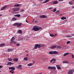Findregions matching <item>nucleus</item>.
Returning a JSON list of instances; mask_svg holds the SVG:
<instances>
[{
	"instance_id": "obj_1",
	"label": "nucleus",
	"mask_w": 74,
	"mask_h": 74,
	"mask_svg": "<svg viewBox=\"0 0 74 74\" xmlns=\"http://www.w3.org/2000/svg\"><path fill=\"white\" fill-rule=\"evenodd\" d=\"M41 29H42V27H38L37 26H34L32 30L35 32H37V31H39L40 30H41Z\"/></svg>"
},
{
	"instance_id": "obj_2",
	"label": "nucleus",
	"mask_w": 74,
	"mask_h": 74,
	"mask_svg": "<svg viewBox=\"0 0 74 74\" xmlns=\"http://www.w3.org/2000/svg\"><path fill=\"white\" fill-rule=\"evenodd\" d=\"M41 46L43 47L44 45H40L38 44H36L34 47V49H37L38 48H40L41 47Z\"/></svg>"
},
{
	"instance_id": "obj_3",
	"label": "nucleus",
	"mask_w": 74,
	"mask_h": 74,
	"mask_svg": "<svg viewBox=\"0 0 74 74\" xmlns=\"http://www.w3.org/2000/svg\"><path fill=\"white\" fill-rule=\"evenodd\" d=\"M49 54L53 55V54H58L59 52L56 51H49Z\"/></svg>"
},
{
	"instance_id": "obj_4",
	"label": "nucleus",
	"mask_w": 74,
	"mask_h": 74,
	"mask_svg": "<svg viewBox=\"0 0 74 74\" xmlns=\"http://www.w3.org/2000/svg\"><path fill=\"white\" fill-rule=\"evenodd\" d=\"M74 72V69H72L70 70L68 73V74H73Z\"/></svg>"
},
{
	"instance_id": "obj_5",
	"label": "nucleus",
	"mask_w": 74,
	"mask_h": 74,
	"mask_svg": "<svg viewBox=\"0 0 74 74\" xmlns=\"http://www.w3.org/2000/svg\"><path fill=\"white\" fill-rule=\"evenodd\" d=\"M48 69L55 70L56 69V67L55 66H49L48 67Z\"/></svg>"
},
{
	"instance_id": "obj_6",
	"label": "nucleus",
	"mask_w": 74,
	"mask_h": 74,
	"mask_svg": "<svg viewBox=\"0 0 74 74\" xmlns=\"http://www.w3.org/2000/svg\"><path fill=\"white\" fill-rule=\"evenodd\" d=\"M15 39V37H13L10 39V44H12V43H13L14 40Z\"/></svg>"
},
{
	"instance_id": "obj_7",
	"label": "nucleus",
	"mask_w": 74,
	"mask_h": 74,
	"mask_svg": "<svg viewBox=\"0 0 74 74\" xmlns=\"http://www.w3.org/2000/svg\"><path fill=\"white\" fill-rule=\"evenodd\" d=\"M20 8H16L13 9V10L14 11H19Z\"/></svg>"
},
{
	"instance_id": "obj_8",
	"label": "nucleus",
	"mask_w": 74,
	"mask_h": 74,
	"mask_svg": "<svg viewBox=\"0 0 74 74\" xmlns=\"http://www.w3.org/2000/svg\"><path fill=\"white\" fill-rule=\"evenodd\" d=\"M40 18H47V16L45 15H42L40 16Z\"/></svg>"
},
{
	"instance_id": "obj_9",
	"label": "nucleus",
	"mask_w": 74,
	"mask_h": 74,
	"mask_svg": "<svg viewBox=\"0 0 74 74\" xmlns=\"http://www.w3.org/2000/svg\"><path fill=\"white\" fill-rule=\"evenodd\" d=\"M9 69H10L12 70H15V68L14 67H9Z\"/></svg>"
},
{
	"instance_id": "obj_10",
	"label": "nucleus",
	"mask_w": 74,
	"mask_h": 74,
	"mask_svg": "<svg viewBox=\"0 0 74 74\" xmlns=\"http://www.w3.org/2000/svg\"><path fill=\"white\" fill-rule=\"evenodd\" d=\"M7 7V6L6 5L3 7L1 9V11H3V10H5L6 8Z\"/></svg>"
},
{
	"instance_id": "obj_11",
	"label": "nucleus",
	"mask_w": 74,
	"mask_h": 74,
	"mask_svg": "<svg viewBox=\"0 0 74 74\" xmlns=\"http://www.w3.org/2000/svg\"><path fill=\"white\" fill-rule=\"evenodd\" d=\"M13 64H14V63H13L11 62H9L7 64V66H9V65L11 66V65H12Z\"/></svg>"
},
{
	"instance_id": "obj_12",
	"label": "nucleus",
	"mask_w": 74,
	"mask_h": 74,
	"mask_svg": "<svg viewBox=\"0 0 74 74\" xmlns=\"http://www.w3.org/2000/svg\"><path fill=\"white\" fill-rule=\"evenodd\" d=\"M22 66V65H19L18 66H16V68H17L18 69H20L22 68V67H21Z\"/></svg>"
},
{
	"instance_id": "obj_13",
	"label": "nucleus",
	"mask_w": 74,
	"mask_h": 74,
	"mask_svg": "<svg viewBox=\"0 0 74 74\" xmlns=\"http://www.w3.org/2000/svg\"><path fill=\"white\" fill-rule=\"evenodd\" d=\"M22 30H18L17 32V33L19 34H22Z\"/></svg>"
},
{
	"instance_id": "obj_14",
	"label": "nucleus",
	"mask_w": 74,
	"mask_h": 74,
	"mask_svg": "<svg viewBox=\"0 0 74 74\" xmlns=\"http://www.w3.org/2000/svg\"><path fill=\"white\" fill-rule=\"evenodd\" d=\"M5 45V43H2L0 45V47H3Z\"/></svg>"
},
{
	"instance_id": "obj_15",
	"label": "nucleus",
	"mask_w": 74,
	"mask_h": 74,
	"mask_svg": "<svg viewBox=\"0 0 74 74\" xmlns=\"http://www.w3.org/2000/svg\"><path fill=\"white\" fill-rule=\"evenodd\" d=\"M16 20H17V19L15 17H13L12 19V21H15Z\"/></svg>"
},
{
	"instance_id": "obj_16",
	"label": "nucleus",
	"mask_w": 74,
	"mask_h": 74,
	"mask_svg": "<svg viewBox=\"0 0 74 74\" xmlns=\"http://www.w3.org/2000/svg\"><path fill=\"white\" fill-rule=\"evenodd\" d=\"M56 60L55 59H53L52 60H51L50 62H52L53 61H54V62H52V63H55V62Z\"/></svg>"
},
{
	"instance_id": "obj_17",
	"label": "nucleus",
	"mask_w": 74,
	"mask_h": 74,
	"mask_svg": "<svg viewBox=\"0 0 74 74\" xmlns=\"http://www.w3.org/2000/svg\"><path fill=\"white\" fill-rule=\"evenodd\" d=\"M57 3H58V1H54L53 2V4H56Z\"/></svg>"
},
{
	"instance_id": "obj_18",
	"label": "nucleus",
	"mask_w": 74,
	"mask_h": 74,
	"mask_svg": "<svg viewBox=\"0 0 74 74\" xmlns=\"http://www.w3.org/2000/svg\"><path fill=\"white\" fill-rule=\"evenodd\" d=\"M56 67H57V68L58 69V70H60L61 69V67L60 66H59L58 65H56Z\"/></svg>"
},
{
	"instance_id": "obj_19",
	"label": "nucleus",
	"mask_w": 74,
	"mask_h": 74,
	"mask_svg": "<svg viewBox=\"0 0 74 74\" xmlns=\"http://www.w3.org/2000/svg\"><path fill=\"white\" fill-rule=\"evenodd\" d=\"M22 25V23H18V25H17V27H20Z\"/></svg>"
},
{
	"instance_id": "obj_20",
	"label": "nucleus",
	"mask_w": 74,
	"mask_h": 74,
	"mask_svg": "<svg viewBox=\"0 0 74 74\" xmlns=\"http://www.w3.org/2000/svg\"><path fill=\"white\" fill-rule=\"evenodd\" d=\"M61 19L62 20H64V19H67V18L66 17H65L64 16H62L61 18Z\"/></svg>"
},
{
	"instance_id": "obj_21",
	"label": "nucleus",
	"mask_w": 74,
	"mask_h": 74,
	"mask_svg": "<svg viewBox=\"0 0 74 74\" xmlns=\"http://www.w3.org/2000/svg\"><path fill=\"white\" fill-rule=\"evenodd\" d=\"M57 47L56 46H53L51 47V49H54V48H56Z\"/></svg>"
},
{
	"instance_id": "obj_22",
	"label": "nucleus",
	"mask_w": 74,
	"mask_h": 74,
	"mask_svg": "<svg viewBox=\"0 0 74 74\" xmlns=\"http://www.w3.org/2000/svg\"><path fill=\"white\" fill-rule=\"evenodd\" d=\"M73 36H74V34L71 35H68L66 36V37H72Z\"/></svg>"
},
{
	"instance_id": "obj_23",
	"label": "nucleus",
	"mask_w": 74,
	"mask_h": 74,
	"mask_svg": "<svg viewBox=\"0 0 74 74\" xmlns=\"http://www.w3.org/2000/svg\"><path fill=\"white\" fill-rule=\"evenodd\" d=\"M8 52H11V51H13L11 49L9 48L8 49Z\"/></svg>"
},
{
	"instance_id": "obj_24",
	"label": "nucleus",
	"mask_w": 74,
	"mask_h": 74,
	"mask_svg": "<svg viewBox=\"0 0 74 74\" xmlns=\"http://www.w3.org/2000/svg\"><path fill=\"white\" fill-rule=\"evenodd\" d=\"M15 16H17V17H20L21 16V15L20 14H15Z\"/></svg>"
},
{
	"instance_id": "obj_25",
	"label": "nucleus",
	"mask_w": 74,
	"mask_h": 74,
	"mask_svg": "<svg viewBox=\"0 0 74 74\" xmlns=\"http://www.w3.org/2000/svg\"><path fill=\"white\" fill-rule=\"evenodd\" d=\"M18 25V23H14L13 24V25L14 26H17V25Z\"/></svg>"
},
{
	"instance_id": "obj_26",
	"label": "nucleus",
	"mask_w": 74,
	"mask_h": 74,
	"mask_svg": "<svg viewBox=\"0 0 74 74\" xmlns=\"http://www.w3.org/2000/svg\"><path fill=\"white\" fill-rule=\"evenodd\" d=\"M18 59L17 58H14L13 59V60L14 62H18Z\"/></svg>"
},
{
	"instance_id": "obj_27",
	"label": "nucleus",
	"mask_w": 74,
	"mask_h": 74,
	"mask_svg": "<svg viewBox=\"0 0 74 74\" xmlns=\"http://www.w3.org/2000/svg\"><path fill=\"white\" fill-rule=\"evenodd\" d=\"M24 60L25 61H27L28 60V59H27V57H25L24 58Z\"/></svg>"
},
{
	"instance_id": "obj_28",
	"label": "nucleus",
	"mask_w": 74,
	"mask_h": 74,
	"mask_svg": "<svg viewBox=\"0 0 74 74\" xmlns=\"http://www.w3.org/2000/svg\"><path fill=\"white\" fill-rule=\"evenodd\" d=\"M19 4H15L14 6H15V7H19Z\"/></svg>"
},
{
	"instance_id": "obj_29",
	"label": "nucleus",
	"mask_w": 74,
	"mask_h": 74,
	"mask_svg": "<svg viewBox=\"0 0 74 74\" xmlns=\"http://www.w3.org/2000/svg\"><path fill=\"white\" fill-rule=\"evenodd\" d=\"M33 65V64L32 63H29L27 64V66H32Z\"/></svg>"
},
{
	"instance_id": "obj_30",
	"label": "nucleus",
	"mask_w": 74,
	"mask_h": 74,
	"mask_svg": "<svg viewBox=\"0 0 74 74\" xmlns=\"http://www.w3.org/2000/svg\"><path fill=\"white\" fill-rule=\"evenodd\" d=\"M49 0H46L45 1L43 2V3H44V4L48 2V1H49Z\"/></svg>"
},
{
	"instance_id": "obj_31",
	"label": "nucleus",
	"mask_w": 74,
	"mask_h": 74,
	"mask_svg": "<svg viewBox=\"0 0 74 74\" xmlns=\"http://www.w3.org/2000/svg\"><path fill=\"white\" fill-rule=\"evenodd\" d=\"M69 4L71 5H72L73 4V3L72 1H70L69 2Z\"/></svg>"
},
{
	"instance_id": "obj_32",
	"label": "nucleus",
	"mask_w": 74,
	"mask_h": 74,
	"mask_svg": "<svg viewBox=\"0 0 74 74\" xmlns=\"http://www.w3.org/2000/svg\"><path fill=\"white\" fill-rule=\"evenodd\" d=\"M68 54H69V53H66L64 54V56H66V55H68Z\"/></svg>"
},
{
	"instance_id": "obj_33",
	"label": "nucleus",
	"mask_w": 74,
	"mask_h": 74,
	"mask_svg": "<svg viewBox=\"0 0 74 74\" xmlns=\"http://www.w3.org/2000/svg\"><path fill=\"white\" fill-rule=\"evenodd\" d=\"M8 60H9V61H10V62H11V61L12 60V59L10 58H8Z\"/></svg>"
},
{
	"instance_id": "obj_34",
	"label": "nucleus",
	"mask_w": 74,
	"mask_h": 74,
	"mask_svg": "<svg viewBox=\"0 0 74 74\" xmlns=\"http://www.w3.org/2000/svg\"><path fill=\"white\" fill-rule=\"evenodd\" d=\"M63 63H67L68 64L69 62H67V61H63Z\"/></svg>"
},
{
	"instance_id": "obj_35",
	"label": "nucleus",
	"mask_w": 74,
	"mask_h": 74,
	"mask_svg": "<svg viewBox=\"0 0 74 74\" xmlns=\"http://www.w3.org/2000/svg\"><path fill=\"white\" fill-rule=\"evenodd\" d=\"M59 10H57L56 12V14H59Z\"/></svg>"
},
{
	"instance_id": "obj_36",
	"label": "nucleus",
	"mask_w": 74,
	"mask_h": 74,
	"mask_svg": "<svg viewBox=\"0 0 74 74\" xmlns=\"http://www.w3.org/2000/svg\"><path fill=\"white\" fill-rule=\"evenodd\" d=\"M12 71H13V70H11L10 71V73H11L12 74H13V73H14V72H12Z\"/></svg>"
},
{
	"instance_id": "obj_37",
	"label": "nucleus",
	"mask_w": 74,
	"mask_h": 74,
	"mask_svg": "<svg viewBox=\"0 0 74 74\" xmlns=\"http://www.w3.org/2000/svg\"><path fill=\"white\" fill-rule=\"evenodd\" d=\"M50 36H51V37H54V35L53 34H50Z\"/></svg>"
},
{
	"instance_id": "obj_38",
	"label": "nucleus",
	"mask_w": 74,
	"mask_h": 74,
	"mask_svg": "<svg viewBox=\"0 0 74 74\" xmlns=\"http://www.w3.org/2000/svg\"><path fill=\"white\" fill-rule=\"evenodd\" d=\"M20 38V40H23L24 39V38L22 37H21Z\"/></svg>"
},
{
	"instance_id": "obj_39",
	"label": "nucleus",
	"mask_w": 74,
	"mask_h": 74,
	"mask_svg": "<svg viewBox=\"0 0 74 74\" xmlns=\"http://www.w3.org/2000/svg\"><path fill=\"white\" fill-rule=\"evenodd\" d=\"M56 11V9H54V10H53V12H55Z\"/></svg>"
},
{
	"instance_id": "obj_40",
	"label": "nucleus",
	"mask_w": 74,
	"mask_h": 74,
	"mask_svg": "<svg viewBox=\"0 0 74 74\" xmlns=\"http://www.w3.org/2000/svg\"><path fill=\"white\" fill-rule=\"evenodd\" d=\"M13 43H14V44H16V41H13Z\"/></svg>"
},
{
	"instance_id": "obj_41",
	"label": "nucleus",
	"mask_w": 74,
	"mask_h": 74,
	"mask_svg": "<svg viewBox=\"0 0 74 74\" xmlns=\"http://www.w3.org/2000/svg\"><path fill=\"white\" fill-rule=\"evenodd\" d=\"M70 42V41H68L67 42H66V44H69V43Z\"/></svg>"
},
{
	"instance_id": "obj_42",
	"label": "nucleus",
	"mask_w": 74,
	"mask_h": 74,
	"mask_svg": "<svg viewBox=\"0 0 74 74\" xmlns=\"http://www.w3.org/2000/svg\"><path fill=\"white\" fill-rule=\"evenodd\" d=\"M16 46H17V47H18V46H19V44H18V43H17L16 44Z\"/></svg>"
},
{
	"instance_id": "obj_43",
	"label": "nucleus",
	"mask_w": 74,
	"mask_h": 74,
	"mask_svg": "<svg viewBox=\"0 0 74 74\" xmlns=\"http://www.w3.org/2000/svg\"><path fill=\"white\" fill-rule=\"evenodd\" d=\"M38 22V21L36 20L35 21V23H37Z\"/></svg>"
},
{
	"instance_id": "obj_44",
	"label": "nucleus",
	"mask_w": 74,
	"mask_h": 74,
	"mask_svg": "<svg viewBox=\"0 0 74 74\" xmlns=\"http://www.w3.org/2000/svg\"><path fill=\"white\" fill-rule=\"evenodd\" d=\"M72 58H74V55L73 54H72Z\"/></svg>"
},
{
	"instance_id": "obj_45",
	"label": "nucleus",
	"mask_w": 74,
	"mask_h": 74,
	"mask_svg": "<svg viewBox=\"0 0 74 74\" xmlns=\"http://www.w3.org/2000/svg\"><path fill=\"white\" fill-rule=\"evenodd\" d=\"M52 8H49V10H51V9H52Z\"/></svg>"
},
{
	"instance_id": "obj_46",
	"label": "nucleus",
	"mask_w": 74,
	"mask_h": 74,
	"mask_svg": "<svg viewBox=\"0 0 74 74\" xmlns=\"http://www.w3.org/2000/svg\"><path fill=\"white\" fill-rule=\"evenodd\" d=\"M23 11H24V10L23 9L22 10H21V12H23Z\"/></svg>"
},
{
	"instance_id": "obj_47",
	"label": "nucleus",
	"mask_w": 74,
	"mask_h": 74,
	"mask_svg": "<svg viewBox=\"0 0 74 74\" xmlns=\"http://www.w3.org/2000/svg\"><path fill=\"white\" fill-rule=\"evenodd\" d=\"M58 1H63V0H58Z\"/></svg>"
},
{
	"instance_id": "obj_48",
	"label": "nucleus",
	"mask_w": 74,
	"mask_h": 74,
	"mask_svg": "<svg viewBox=\"0 0 74 74\" xmlns=\"http://www.w3.org/2000/svg\"><path fill=\"white\" fill-rule=\"evenodd\" d=\"M54 37H55V36H57V34H56L54 35Z\"/></svg>"
},
{
	"instance_id": "obj_49",
	"label": "nucleus",
	"mask_w": 74,
	"mask_h": 74,
	"mask_svg": "<svg viewBox=\"0 0 74 74\" xmlns=\"http://www.w3.org/2000/svg\"><path fill=\"white\" fill-rule=\"evenodd\" d=\"M25 52L27 53V52H28V51H27V50H26V51H25Z\"/></svg>"
},
{
	"instance_id": "obj_50",
	"label": "nucleus",
	"mask_w": 74,
	"mask_h": 74,
	"mask_svg": "<svg viewBox=\"0 0 74 74\" xmlns=\"http://www.w3.org/2000/svg\"><path fill=\"white\" fill-rule=\"evenodd\" d=\"M3 67L1 66H0V68H2Z\"/></svg>"
},
{
	"instance_id": "obj_51",
	"label": "nucleus",
	"mask_w": 74,
	"mask_h": 74,
	"mask_svg": "<svg viewBox=\"0 0 74 74\" xmlns=\"http://www.w3.org/2000/svg\"><path fill=\"white\" fill-rule=\"evenodd\" d=\"M26 56H29V54H27L26 55Z\"/></svg>"
},
{
	"instance_id": "obj_52",
	"label": "nucleus",
	"mask_w": 74,
	"mask_h": 74,
	"mask_svg": "<svg viewBox=\"0 0 74 74\" xmlns=\"http://www.w3.org/2000/svg\"><path fill=\"white\" fill-rule=\"evenodd\" d=\"M19 4V6H21L22 5V4Z\"/></svg>"
},
{
	"instance_id": "obj_53",
	"label": "nucleus",
	"mask_w": 74,
	"mask_h": 74,
	"mask_svg": "<svg viewBox=\"0 0 74 74\" xmlns=\"http://www.w3.org/2000/svg\"><path fill=\"white\" fill-rule=\"evenodd\" d=\"M72 9L74 8V6L72 7Z\"/></svg>"
},
{
	"instance_id": "obj_54",
	"label": "nucleus",
	"mask_w": 74,
	"mask_h": 74,
	"mask_svg": "<svg viewBox=\"0 0 74 74\" xmlns=\"http://www.w3.org/2000/svg\"><path fill=\"white\" fill-rule=\"evenodd\" d=\"M26 21L27 22V23H28V21L27 20H26Z\"/></svg>"
},
{
	"instance_id": "obj_55",
	"label": "nucleus",
	"mask_w": 74,
	"mask_h": 74,
	"mask_svg": "<svg viewBox=\"0 0 74 74\" xmlns=\"http://www.w3.org/2000/svg\"><path fill=\"white\" fill-rule=\"evenodd\" d=\"M2 16V14H0V16Z\"/></svg>"
},
{
	"instance_id": "obj_56",
	"label": "nucleus",
	"mask_w": 74,
	"mask_h": 74,
	"mask_svg": "<svg viewBox=\"0 0 74 74\" xmlns=\"http://www.w3.org/2000/svg\"><path fill=\"white\" fill-rule=\"evenodd\" d=\"M36 5V4H34L33 5Z\"/></svg>"
},
{
	"instance_id": "obj_57",
	"label": "nucleus",
	"mask_w": 74,
	"mask_h": 74,
	"mask_svg": "<svg viewBox=\"0 0 74 74\" xmlns=\"http://www.w3.org/2000/svg\"><path fill=\"white\" fill-rule=\"evenodd\" d=\"M58 48H61V47L60 46H59Z\"/></svg>"
},
{
	"instance_id": "obj_58",
	"label": "nucleus",
	"mask_w": 74,
	"mask_h": 74,
	"mask_svg": "<svg viewBox=\"0 0 74 74\" xmlns=\"http://www.w3.org/2000/svg\"><path fill=\"white\" fill-rule=\"evenodd\" d=\"M0 72H1V71H0Z\"/></svg>"
},
{
	"instance_id": "obj_59",
	"label": "nucleus",
	"mask_w": 74,
	"mask_h": 74,
	"mask_svg": "<svg viewBox=\"0 0 74 74\" xmlns=\"http://www.w3.org/2000/svg\"><path fill=\"white\" fill-rule=\"evenodd\" d=\"M33 63H35V62H34Z\"/></svg>"
},
{
	"instance_id": "obj_60",
	"label": "nucleus",
	"mask_w": 74,
	"mask_h": 74,
	"mask_svg": "<svg viewBox=\"0 0 74 74\" xmlns=\"http://www.w3.org/2000/svg\"><path fill=\"white\" fill-rule=\"evenodd\" d=\"M7 1H8V0H6Z\"/></svg>"
},
{
	"instance_id": "obj_61",
	"label": "nucleus",
	"mask_w": 74,
	"mask_h": 74,
	"mask_svg": "<svg viewBox=\"0 0 74 74\" xmlns=\"http://www.w3.org/2000/svg\"><path fill=\"white\" fill-rule=\"evenodd\" d=\"M13 12H12V13Z\"/></svg>"
}]
</instances>
